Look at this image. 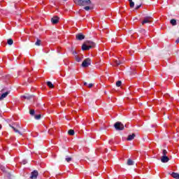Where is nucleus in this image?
I'll list each match as a JSON object with an SVG mask.
<instances>
[{
  "mask_svg": "<svg viewBox=\"0 0 179 179\" xmlns=\"http://www.w3.org/2000/svg\"><path fill=\"white\" fill-rule=\"evenodd\" d=\"M34 113H35L34 110H31L30 112H29V114H30L31 115H34Z\"/></svg>",
  "mask_w": 179,
  "mask_h": 179,
  "instance_id": "c85d7f7f",
  "label": "nucleus"
},
{
  "mask_svg": "<svg viewBox=\"0 0 179 179\" xmlns=\"http://www.w3.org/2000/svg\"><path fill=\"white\" fill-rule=\"evenodd\" d=\"M22 97H23L24 99H27V100H30V99H31V97H33V96H31V95H24V96H22Z\"/></svg>",
  "mask_w": 179,
  "mask_h": 179,
  "instance_id": "f3484780",
  "label": "nucleus"
},
{
  "mask_svg": "<svg viewBox=\"0 0 179 179\" xmlns=\"http://www.w3.org/2000/svg\"><path fill=\"white\" fill-rule=\"evenodd\" d=\"M26 163H27V161H26V160L22 161V164H26Z\"/></svg>",
  "mask_w": 179,
  "mask_h": 179,
  "instance_id": "2f4dec72",
  "label": "nucleus"
},
{
  "mask_svg": "<svg viewBox=\"0 0 179 179\" xmlns=\"http://www.w3.org/2000/svg\"><path fill=\"white\" fill-rule=\"evenodd\" d=\"M95 44L92 41H87L82 45V50L83 51H86L87 50H90V48H93L94 47Z\"/></svg>",
  "mask_w": 179,
  "mask_h": 179,
  "instance_id": "f03ea898",
  "label": "nucleus"
},
{
  "mask_svg": "<svg viewBox=\"0 0 179 179\" xmlns=\"http://www.w3.org/2000/svg\"><path fill=\"white\" fill-rule=\"evenodd\" d=\"M41 118V115H35V120H40Z\"/></svg>",
  "mask_w": 179,
  "mask_h": 179,
  "instance_id": "bb28decb",
  "label": "nucleus"
},
{
  "mask_svg": "<svg viewBox=\"0 0 179 179\" xmlns=\"http://www.w3.org/2000/svg\"><path fill=\"white\" fill-rule=\"evenodd\" d=\"M151 19L152 17H145L144 20L142 22V24H145V23H150V22H152Z\"/></svg>",
  "mask_w": 179,
  "mask_h": 179,
  "instance_id": "423d86ee",
  "label": "nucleus"
},
{
  "mask_svg": "<svg viewBox=\"0 0 179 179\" xmlns=\"http://www.w3.org/2000/svg\"><path fill=\"white\" fill-rule=\"evenodd\" d=\"M169 160L170 159L167 156H162L161 158L162 163H168Z\"/></svg>",
  "mask_w": 179,
  "mask_h": 179,
  "instance_id": "6e6552de",
  "label": "nucleus"
},
{
  "mask_svg": "<svg viewBox=\"0 0 179 179\" xmlns=\"http://www.w3.org/2000/svg\"><path fill=\"white\" fill-rule=\"evenodd\" d=\"M91 64L92 60L90 59V58H87L83 62L81 66H83V68H87V66H90Z\"/></svg>",
  "mask_w": 179,
  "mask_h": 179,
  "instance_id": "7ed1b4c3",
  "label": "nucleus"
},
{
  "mask_svg": "<svg viewBox=\"0 0 179 179\" xmlns=\"http://www.w3.org/2000/svg\"><path fill=\"white\" fill-rule=\"evenodd\" d=\"M8 94H9V92H6L2 94L1 96H0V101L3 100V99H5L8 96Z\"/></svg>",
  "mask_w": 179,
  "mask_h": 179,
  "instance_id": "9d476101",
  "label": "nucleus"
},
{
  "mask_svg": "<svg viewBox=\"0 0 179 179\" xmlns=\"http://www.w3.org/2000/svg\"><path fill=\"white\" fill-rule=\"evenodd\" d=\"M84 9H85V10H90V6H85Z\"/></svg>",
  "mask_w": 179,
  "mask_h": 179,
  "instance_id": "cd10ccee",
  "label": "nucleus"
},
{
  "mask_svg": "<svg viewBox=\"0 0 179 179\" xmlns=\"http://www.w3.org/2000/svg\"><path fill=\"white\" fill-rule=\"evenodd\" d=\"M68 134H69V135L73 136V135H75V131L70 129V130H69Z\"/></svg>",
  "mask_w": 179,
  "mask_h": 179,
  "instance_id": "6ab92c4d",
  "label": "nucleus"
},
{
  "mask_svg": "<svg viewBox=\"0 0 179 179\" xmlns=\"http://www.w3.org/2000/svg\"><path fill=\"white\" fill-rule=\"evenodd\" d=\"M75 58H76V61L77 62H80V61H82V58L79 57V56H78V55H76Z\"/></svg>",
  "mask_w": 179,
  "mask_h": 179,
  "instance_id": "a211bd4d",
  "label": "nucleus"
},
{
  "mask_svg": "<svg viewBox=\"0 0 179 179\" xmlns=\"http://www.w3.org/2000/svg\"><path fill=\"white\" fill-rule=\"evenodd\" d=\"M162 156H167V150H163L162 151Z\"/></svg>",
  "mask_w": 179,
  "mask_h": 179,
  "instance_id": "a878e982",
  "label": "nucleus"
},
{
  "mask_svg": "<svg viewBox=\"0 0 179 179\" xmlns=\"http://www.w3.org/2000/svg\"><path fill=\"white\" fill-rule=\"evenodd\" d=\"M129 2L130 3L131 8H134V6H135V3L134 1H132V0H129Z\"/></svg>",
  "mask_w": 179,
  "mask_h": 179,
  "instance_id": "aec40b11",
  "label": "nucleus"
},
{
  "mask_svg": "<svg viewBox=\"0 0 179 179\" xmlns=\"http://www.w3.org/2000/svg\"><path fill=\"white\" fill-rule=\"evenodd\" d=\"M38 176V172L37 171H34L33 172H31V176L30 178L31 179H36L37 178V176Z\"/></svg>",
  "mask_w": 179,
  "mask_h": 179,
  "instance_id": "39448f33",
  "label": "nucleus"
},
{
  "mask_svg": "<svg viewBox=\"0 0 179 179\" xmlns=\"http://www.w3.org/2000/svg\"><path fill=\"white\" fill-rule=\"evenodd\" d=\"M7 43H8V45H12V44H13V40L10 38L7 41Z\"/></svg>",
  "mask_w": 179,
  "mask_h": 179,
  "instance_id": "412c9836",
  "label": "nucleus"
},
{
  "mask_svg": "<svg viewBox=\"0 0 179 179\" xmlns=\"http://www.w3.org/2000/svg\"><path fill=\"white\" fill-rule=\"evenodd\" d=\"M72 160V158L69 157V156H66V162H67V163H69V162H71Z\"/></svg>",
  "mask_w": 179,
  "mask_h": 179,
  "instance_id": "5701e85b",
  "label": "nucleus"
},
{
  "mask_svg": "<svg viewBox=\"0 0 179 179\" xmlns=\"http://www.w3.org/2000/svg\"><path fill=\"white\" fill-rule=\"evenodd\" d=\"M142 6V4L138 5L136 6V9H139Z\"/></svg>",
  "mask_w": 179,
  "mask_h": 179,
  "instance_id": "c756f323",
  "label": "nucleus"
},
{
  "mask_svg": "<svg viewBox=\"0 0 179 179\" xmlns=\"http://www.w3.org/2000/svg\"><path fill=\"white\" fill-rule=\"evenodd\" d=\"M76 38L77 40L82 41V40H85V36L82 34H78L76 35Z\"/></svg>",
  "mask_w": 179,
  "mask_h": 179,
  "instance_id": "1a4fd4ad",
  "label": "nucleus"
},
{
  "mask_svg": "<svg viewBox=\"0 0 179 179\" xmlns=\"http://www.w3.org/2000/svg\"><path fill=\"white\" fill-rule=\"evenodd\" d=\"M51 22H52V23H53V24H57V23H58V22H59V17H58L57 16L53 17L51 19Z\"/></svg>",
  "mask_w": 179,
  "mask_h": 179,
  "instance_id": "0eeeda50",
  "label": "nucleus"
},
{
  "mask_svg": "<svg viewBox=\"0 0 179 179\" xmlns=\"http://www.w3.org/2000/svg\"><path fill=\"white\" fill-rule=\"evenodd\" d=\"M176 43H179V38L176 40Z\"/></svg>",
  "mask_w": 179,
  "mask_h": 179,
  "instance_id": "72a5a7b5",
  "label": "nucleus"
},
{
  "mask_svg": "<svg viewBox=\"0 0 179 179\" xmlns=\"http://www.w3.org/2000/svg\"><path fill=\"white\" fill-rule=\"evenodd\" d=\"M122 83L120 80H119V81H117V82L116 83V86H117V87H120V86H121Z\"/></svg>",
  "mask_w": 179,
  "mask_h": 179,
  "instance_id": "b1692460",
  "label": "nucleus"
},
{
  "mask_svg": "<svg viewBox=\"0 0 179 179\" xmlns=\"http://www.w3.org/2000/svg\"><path fill=\"white\" fill-rule=\"evenodd\" d=\"M170 23L172 24V26H177V20L175 19L171 20Z\"/></svg>",
  "mask_w": 179,
  "mask_h": 179,
  "instance_id": "f8f14e48",
  "label": "nucleus"
},
{
  "mask_svg": "<svg viewBox=\"0 0 179 179\" xmlns=\"http://www.w3.org/2000/svg\"><path fill=\"white\" fill-rule=\"evenodd\" d=\"M76 54H78V53L76 52V51L73 50V55H76Z\"/></svg>",
  "mask_w": 179,
  "mask_h": 179,
  "instance_id": "473e14b6",
  "label": "nucleus"
},
{
  "mask_svg": "<svg viewBox=\"0 0 179 179\" xmlns=\"http://www.w3.org/2000/svg\"><path fill=\"white\" fill-rule=\"evenodd\" d=\"M47 85L48 87H50L51 89L54 88V85L50 81L47 82Z\"/></svg>",
  "mask_w": 179,
  "mask_h": 179,
  "instance_id": "4468645a",
  "label": "nucleus"
},
{
  "mask_svg": "<svg viewBox=\"0 0 179 179\" xmlns=\"http://www.w3.org/2000/svg\"><path fill=\"white\" fill-rule=\"evenodd\" d=\"M74 3L79 6H87L92 5V1L90 0H74Z\"/></svg>",
  "mask_w": 179,
  "mask_h": 179,
  "instance_id": "f257e3e1",
  "label": "nucleus"
},
{
  "mask_svg": "<svg viewBox=\"0 0 179 179\" xmlns=\"http://www.w3.org/2000/svg\"><path fill=\"white\" fill-rule=\"evenodd\" d=\"M9 125L13 129V131L15 132H16L17 134H19V135H22V132H20L19 130H17L16 128H15V127L12 126L11 124H9Z\"/></svg>",
  "mask_w": 179,
  "mask_h": 179,
  "instance_id": "9b49d317",
  "label": "nucleus"
},
{
  "mask_svg": "<svg viewBox=\"0 0 179 179\" xmlns=\"http://www.w3.org/2000/svg\"><path fill=\"white\" fill-rule=\"evenodd\" d=\"M127 165L128 166H134V161H132V159H128Z\"/></svg>",
  "mask_w": 179,
  "mask_h": 179,
  "instance_id": "dca6fc26",
  "label": "nucleus"
},
{
  "mask_svg": "<svg viewBox=\"0 0 179 179\" xmlns=\"http://www.w3.org/2000/svg\"><path fill=\"white\" fill-rule=\"evenodd\" d=\"M178 178L179 179V175H178Z\"/></svg>",
  "mask_w": 179,
  "mask_h": 179,
  "instance_id": "e433bc0d",
  "label": "nucleus"
},
{
  "mask_svg": "<svg viewBox=\"0 0 179 179\" xmlns=\"http://www.w3.org/2000/svg\"><path fill=\"white\" fill-rule=\"evenodd\" d=\"M64 1H66V0H64Z\"/></svg>",
  "mask_w": 179,
  "mask_h": 179,
  "instance_id": "4c0bfd02",
  "label": "nucleus"
},
{
  "mask_svg": "<svg viewBox=\"0 0 179 179\" xmlns=\"http://www.w3.org/2000/svg\"><path fill=\"white\" fill-rule=\"evenodd\" d=\"M85 86L87 85V83H84Z\"/></svg>",
  "mask_w": 179,
  "mask_h": 179,
  "instance_id": "f704fd0d",
  "label": "nucleus"
},
{
  "mask_svg": "<svg viewBox=\"0 0 179 179\" xmlns=\"http://www.w3.org/2000/svg\"><path fill=\"white\" fill-rule=\"evenodd\" d=\"M1 128H2V126L0 124V129H1Z\"/></svg>",
  "mask_w": 179,
  "mask_h": 179,
  "instance_id": "c9c22d12",
  "label": "nucleus"
},
{
  "mask_svg": "<svg viewBox=\"0 0 179 179\" xmlns=\"http://www.w3.org/2000/svg\"><path fill=\"white\" fill-rule=\"evenodd\" d=\"M171 176H172V177H173V178H178L179 174L177 173L173 172V173H171Z\"/></svg>",
  "mask_w": 179,
  "mask_h": 179,
  "instance_id": "2eb2a0df",
  "label": "nucleus"
},
{
  "mask_svg": "<svg viewBox=\"0 0 179 179\" xmlns=\"http://www.w3.org/2000/svg\"><path fill=\"white\" fill-rule=\"evenodd\" d=\"M115 64H116V65H121V64H122V62L120 60H115Z\"/></svg>",
  "mask_w": 179,
  "mask_h": 179,
  "instance_id": "4be33fe9",
  "label": "nucleus"
},
{
  "mask_svg": "<svg viewBox=\"0 0 179 179\" xmlns=\"http://www.w3.org/2000/svg\"><path fill=\"white\" fill-rule=\"evenodd\" d=\"M114 127L116 131H122V129H124V125L122 123H121V122H117L115 123Z\"/></svg>",
  "mask_w": 179,
  "mask_h": 179,
  "instance_id": "20e7f679",
  "label": "nucleus"
},
{
  "mask_svg": "<svg viewBox=\"0 0 179 179\" xmlns=\"http://www.w3.org/2000/svg\"><path fill=\"white\" fill-rule=\"evenodd\" d=\"M135 138V134H132L131 135H129L127 138V141H132Z\"/></svg>",
  "mask_w": 179,
  "mask_h": 179,
  "instance_id": "ddd939ff",
  "label": "nucleus"
},
{
  "mask_svg": "<svg viewBox=\"0 0 179 179\" xmlns=\"http://www.w3.org/2000/svg\"><path fill=\"white\" fill-rule=\"evenodd\" d=\"M88 87H90H90H93V84H92V83L89 84V85H88Z\"/></svg>",
  "mask_w": 179,
  "mask_h": 179,
  "instance_id": "7c9ffc66",
  "label": "nucleus"
},
{
  "mask_svg": "<svg viewBox=\"0 0 179 179\" xmlns=\"http://www.w3.org/2000/svg\"><path fill=\"white\" fill-rule=\"evenodd\" d=\"M41 41L40 39H37L36 42L35 43V45H40Z\"/></svg>",
  "mask_w": 179,
  "mask_h": 179,
  "instance_id": "393cba45",
  "label": "nucleus"
}]
</instances>
